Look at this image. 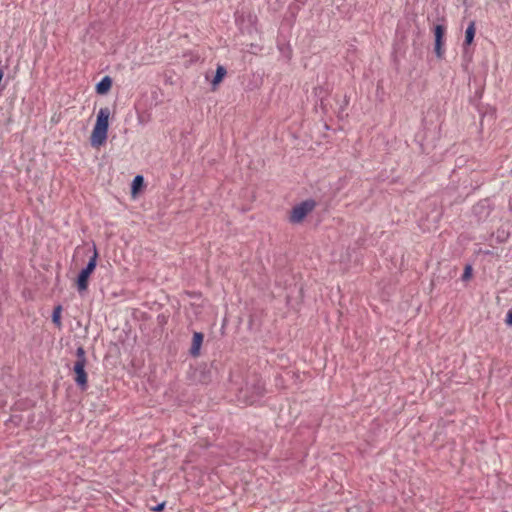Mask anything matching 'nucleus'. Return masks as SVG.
I'll list each match as a JSON object with an SVG mask.
<instances>
[{
  "instance_id": "nucleus-1",
  "label": "nucleus",
  "mask_w": 512,
  "mask_h": 512,
  "mask_svg": "<svg viewBox=\"0 0 512 512\" xmlns=\"http://www.w3.org/2000/svg\"><path fill=\"white\" fill-rule=\"evenodd\" d=\"M109 116L110 109L108 107L101 108L98 111L96 123L90 138L92 146L98 147L105 143L109 127Z\"/></svg>"
},
{
  "instance_id": "nucleus-2",
  "label": "nucleus",
  "mask_w": 512,
  "mask_h": 512,
  "mask_svg": "<svg viewBox=\"0 0 512 512\" xmlns=\"http://www.w3.org/2000/svg\"><path fill=\"white\" fill-rule=\"evenodd\" d=\"M87 363L86 352L82 346L76 349V361L73 365V372L75 373L74 381L81 390H86L88 387V376L85 371Z\"/></svg>"
},
{
  "instance_id": "nucleus-3",
  "label": "nucleus",
  "mask_w": 512,
  "mask_h": 512,
  "mask_svg": "<svg viewBox=\"0 0 512 512\" xmlns=\"http://www.w3.org/2000/svg\"><path fill=\"white\" fill-rule=\"evenodd\" d=\"M97 258H98V252L96 250V247L94 246V253H93L92 257L89 259L86 267L80 271L78 278H77V289L80 293L83 291H86L88 288L89 277L96 268Z\"/></svg>"
},
{
  "instance_id": "nucleus-4",
  "label": "nucleus",
  "mask_w": 512,
  "mask_h": 512,
  "mask_svg": "<svg viewBox=\"0 0 512 512\" xmlns=\"http://www.w3.org/2000/svg\"><path fill=\"white\" fill-rule=\"evenodd\" d=\"M315 205L316 203L314 200H306L300 203L299 205L293 207L289 218L290 222H301L307 216V214L314 209Z\"/></svg>"
},
{
  "instance_id": "nucleus-5",
  "label": "nucleus",
  "mask_w": 512,
  "mask_h": 512,
  "mask_svg": "<svg viewBox=\"0 0 512 512\" xmlns=\"http://www.w3.org/2000/svg\"><path fill=\"white\" fill-rule=\"evenodd\" d=\"M493 210V205L490 199H482L478 203L473 206V215L478 219V221L486 220L491 211Z\"/></svg>"
},
{
  "instance_id": "nucleus-6",
  "label": "nucleus",
  "mask_w": 512,
  "mask_h": 512,
  "mask_svg": "<svg viewBox=\"0 0 512 512\" xmlns=\"http://www.w3.org/2000/svg\"><path fill=\"white\" fill-rule=\"evenodd\" d=\"M446 28L443 25H436L434 28V35H435V54L439 59H442L444 57V37H445Z\"/></svg>"
},
{
  "instance_id": "nucleus-7",
  "label": "nucleus",
  "mask_w": 512,
  "mask_h": 512,
  "mask_svg": "<svg viewBox=\"0 0 512 512\" xmlns=\"http://www.w3.org/2000/svg\"><path fill=\"white\" fill-rule=\"evenodd\" d=\"M475 32H476L475 22L471 21L465 31V40L463 43L464 57L468 54V46L472 44L474 37H475Z\"/></svg>"
},
{
  "instance_id": "nucleus-8",
  "label": "nucleus",
  "mask_w": 512,
  "mask_h": 512,
  "mask_svg": "<svg viewBox=\"0 0 512 512\" xmlns=\"http://www.w3.org/2000/svg\"><path fill=\"white\" fill-rule=\"evenodd\" d=\"M204 335L201 332H194L192 345L190 348V355L193 357H198L200 355V348L203 343Z\"/></svg>"
},
{
  "instance_id": "nucleus-9",
  "label": "nucleus",
  "mask_w": 512,
  "mask_h": 512,
  "mask_svg": "<svg viewBox=\"0 0 512 512\" xmlns=\"http://www.w3.org/2000/svg\"><path fill=\"white\" fill-rule=\"evenodd\" d=\"M112 86V79L109 76H105L96 85V92L100 95L106 94Z\"/></svg>"
},
{
  "instance_id": "nucleus-10",
  "label": "nucleus",
  "mask_w": 512,
  "mask_h": 512,
  "mask_svg": "<svg viewBox=\"0 0 512 512\" xmlns=\"http://www.w3.org/2000/svg\"><path fill=\"white\" fill-rule=\"evenodd\" d=\"M226 73V69L223 66L219 65L216 69V74L212 80V85L217 86L223 80Z\"/></svg>"
},
{
  "instance_id": "nucleus-11",
  "label": "nucleus",
  "mask_w": 512,
  "mask_h": 512,
  "mask_svg": "<svg viewBox=\"0 0 512 512\" xmlns=\"http://www.w3.org/2000/svg\"><path fill=\"white\" fill-rule=\"evenodd\" d=\"M254 392H255V395L251 396L250 403H254L256 401V399L261 397L264 393V385L260 381H258L254 385Z\"/></svg>"
},
{
  "instance_id": "nucleus-12",
  "label": "nucleus",
  "mask_w": 512,
  "mask_h": 512,
  "mask_svg": "<svg viewBox=\"0 0 512 512\" xmlns=\"http://www.w3.org/2000/svg\"><path fill=\"white\" fill-rule=\"evenodd\" d=\"M61 311H62V307L60 305H58L54 308L53 313H52V321L58 327L61 326Z\"/></svg>"
},
{
  "instance_id": "nucleus-13",
  "label": "nucleus",
  "mask_w": 512,
  "mask_h": 512,
  "mask_svg": "<svg viewBox=\"0 0 512 512\" xmlns=\"http://www.w3.org/2000/svg\"><path fill=\"white\" fill-rule=\"evenodd\" d=\"M143 177L141 175H137L134 179H133V183H132V191L135 193L138 189V187H140L142 184H143Z\"/></svg>"
},
{
  "instance_id": "nucleus-14",
  "label": "nucleus",
  "mask_w": 512,
  "mask_h": 512,
  "mask_svg": "<svg viewBox=\"0 0 512 512\" xmlns=\"http://www.w3.org/2000/svg\"><path fill=\"white\" fill-rule=\"evenodd\" d=\"M471 274H472V268L470 265H467L464 269V273L462 275V279L463 280H467L471 277Z\"/></svg>"
},
{
  "instance_id": "nucleus-15",
  "label": "nucleus",
  "mask_w": 512,
  "mask_h": 512,
  "mask_svg": "<svg viewBox=\"0 0 512 512\" xmlns=\"http://www.w3.org/2000/svg\"><path fill=\"white\" fill-rule=\"evenodd\" d=\"M505 323L509 326H512V309H510L508 312H507V315H506V319H505Z\"/></svg>"
},
{
  "instance_id": "nucleus-16",
  "label": "nucleus",
  "mask_w": 512,
  "mask_h": 512,
  "mask_svg": "<svg viewBox=\"0 0 512 512\" xmlns=\"http://www.w3.org/2000/svg\"><path fill=\"white\" fill-rule=\"evenodd\" d=\"M165 507V502L158 504L155 508H153L154 511H162Z\"/></svg>"
},
{
  "instance_id": "nucleus-17",
  "label": "nucleus",
  "mask_w": 512,
  "mask_h": 512,
  "mask_svg": "<svg viewBox=\"0 0 512 512\" xmlns=\"http://www.w3.org/2000/svg\"><path fill=\"white\" fill-rule=\"evenodd\" d=\"M509 208H510V211L512 212V197H511L510 202H509Z\"/></svg>"
}]
</instances>
